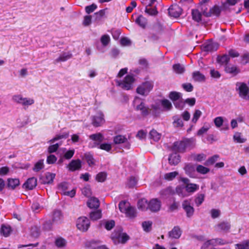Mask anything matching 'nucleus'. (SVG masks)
Returning <instances> with one entry per match:
<instances>
[{
  "label": "nucleus",
  "mask_w": 249,
  "mask_h": 249,
  "mask_svg": "<svg viewBox=\"0 0 249 249\" xmlns=\"http://www.w3.org/2000/svg\"><path fill=\"white\" fill-rule=\"evenodd\" d=\"M249 63V53H245L241 58V63L242 65H246Z\"/></svg>",
  "instance_id": "obj_64"
},
{
  "label": "nucleus",
  "mask_w": 249,
  "mask_h": 249,
  "mask_svg": "<svg viewBox=\"0 0 249 249\" xmlns=\"http://www.w3.org/2000/svg\"><path fill=\"white\" fill-rule=\"evenodd\" d=\"M196 171L201 174H206L210 172V169L201 165H198L196 168Z\"/></svg>",
  "instance_id": "obj_51"
},
{
  "label": "nucleus",
  "mask_w": 249,
  "mask_h": 249,
  "mask_svg": "<svg viewBox=\"0 0 249 249\" xmlns=\"http://www.w3.org/2000/svg\"><path fill=\"white\" fill-rule=\"evenodd\" d=\"M89 138L94 141L93 144L90 146L91 148L97 147L104 140V137L101 133L92 134L89 136Z\"/></svg>",
  "instance_id": "obj_10"
},
{
  "label": "nucleus",
  "mask_w": 249,
  "mask_h": 249,
  "mask_svg": "<svg viewBox=\"0 0 249 249\" xmlns=\"http://www.w3.org/2000/svg\"><path fill=\"white\" fill-rule=\"evenodd\" d=\"M192 78L195 82H204L206 78L204 74L199 71H195L192 73Z\"/></svg>",
  "instance_id": "obj_25"
},
{
  "label": "nucleus",
  "mask_w": 249,
  "mask_h": 249,
  "mask_svg": "<svg viewBox=\"0 0 249 249\" xmlns=\"http://www.w3.org/2000/svg\"><path fill=\"white\" fill-rule=\"evenodd\" d=\"M154 87L153 83L152 81H145L140 85L136 89L138 94L145 96L152 90Z\"/></svg>",
  "instance_id": "obj_2"
},
{
  "label": "nucleus",
  "mask_w": 249,
  "mask_h": 249,
  "mask_svg": "<svg viewBox=\"0 0 249 249\" xmlns=\"http://www.w3.org/2000/svg\"><path fill=\"white\" fill-rule=\"evenodd\" d=\"M136 110L137 111H141V115L143 117L147 116L150 110L148 107L145 106V104L143 102H141L139 105L136 106Z\"/></svg>",
  "instance_id": "obj_20"
},
{
  "label": "nucleus",
  "mask_w": 249,
  "mask_h": 249,
  "mask_svg": "<svg viewBox=\"0 0 249 249\" xmlns=\"http://www.w3.org/2000/svg\"><path fill=\"white\" fill-rule=\"evenodd\" d=\"M44 167V161L43 160H39L34 165L33 170L35 172H39Z\"/></svg>",
  "instance_id": "obj_43"
},
{
  "label": "nucleus",
  "mask_w": 249,
  "mask_h": 249,
  "mask_svg": "<svg viewBox=\"0 0 249 249\" xmlns=\"http://www.w3.org/2000/svg\"><path fill=\"white\" fill-rule=\"evenodd\" d=\"M127 138L122 135H117L113 137V142L115 144H120L127 142Z\"/></svg>",
  "instance_id": "obj_31"
},
{
  "label": "nucleus",
  "mask_w": 249,
  "mask_h": 249,
  "mask_svg": "<svg viewBox=\"0 0 249 249\" xmlns=\"http://www.w3.org/2000/svg\"><path fill=\"white\" fill-rule=\"evenodd\" d=\"M124 213L125 214L126 217L130 219H134L137 216L136 209L129 203H128V208Z\"/></svg>",
  "instance_id": "obj_18"
},
{
  "label": "nucleus",
  "mask_w": 249,
  "mask_h": 249,
  "mask_svg": "<svg viewBox=\"0 0 249 249\" xmlns=\"http://www.w3.org/2000/svg\"><path fill=\"white\" fill-rule=\"evenodd\" d=\"M178 174V173L177 171L166 173L164 176V178L167 180L171 181L173 180Z\"/></svg>",
  "instance_id": "obj_46"
},
{
  "label": "nucleus",
  "mask_w": 249,
  "mask_h": 249,
  "mask_svg": "<svg viewBox=\"0 0 249 249\" xmlns=\"http://www.w3.org/2000/svg\"><path fill=\"white\" fill-rule=\"evenodd\" d=\"M173 69L174 71L178 74L183 73L185 71V68L179 63L173 65Z\"/></svg>",
  "instance_id": "obj_44"
},
{
  "label": "nucleus",
  "mask_w": 249,
  "mask_h": 249,
  "mask_svg": "<svg viewBox=\"0 0 249 249\" xmlns=\"http://www.w3.org/2000/svg\"><path fill=\"white\" fill-rule=\"evenodd\" d=\"M180 180L185 184V189L188 193H193L199 189V185L190 183V180L188 178H181Z\"/></svg>",
  "instance_id": "obj_6"
},
{
  "label": "nucleus",
  "mask_w": 249,
  "mask_h": 249,
  "mask_svg": "<svg viewBox=\"0 0 249 249\" xmlns=\"http://www.w3.org/2000/svg\"><path fill=\"white\" fill-rule=\"evenodd\" d=\"M31 234L32 236L37 237L40 234V226L34 225L31 228Z\"/></svg>",
  "instance_id": "obj_42"
},
{
  "label": "nucleus",
  "mask_w": 249,
  "mask_h": 249,
  "mask_svg": "<svg viewBox=\"0 0 249 249\" xmlns=\"http://www.w3.org/2000/svg\"><path fill=\"white\" fill-rule=\"evenodd\" d=\"M7 181L8 188L12 190H14L19 185V180L18 178H8Z\"/></svg>",
  "instance_id": "obj_30"
},
{
  "label": "nucleus",
  "mask_w": 249,
  "mask_h": 249,
  "mask_svg": "<svg viewBox=\"0 0 249 249\" xmlns=\"http://www.w3.org/2000/svg\"><path fill=\"white\" fill-rule=\"evenodd\" d=\"M63 219V215L60 211L55 210L53 212L52 222L55 223H61Z\"/></svg>",
  "instance_id": "obj_27"
},
{
  "label": "nucleus",
  "mask_w": 249,
  "mask_h": 249,
  "mask_svg": "<svg viewBox=\"0 0 249 249\" xmlns=\"http://www.w3.org/2000/svg\"><path fill=\"white\" fill-rule=\"evenodd\" d=\"M225 71L226 73L235 76L240 72V70L234 65H226L225 67Z\"/></svg>",
  "instance_id": "obj_21"
},
{
  "label": "nucleus",
  "mask_w": 249,
  "mask_h": 249,
  "mask_svg": "<svg viewBox=\"0 0 249 249\" xmlns=\"http://www.w3.org/2000/svg\"><path fill=\"white\" fill-rule=\"evenodd\" d=\"M186 149L183 141L174 142L172 147V151L177 153H184L185 152Z\"/></svg>",
  "instance_id": "obj_12"
},
{
  "label": "nucleus",
  "mask_w": 249,
  "mask_h": 249,
  "mask_svg": "<svg viewBox=\"0 0 249 249\" xmlns=\"http://www.w3.org/2000/svg\"><path fill=\"white\" fill-rule=\"evenodd\" d=\"M238 85H240L238 89L239 97L246 100H249V88L247 85L244 82H238L236 86Z\"/></svg>",
  "instance_id": "obj_5"
},
{
  "label": "nucleus",
  "mask_w": 249,
  "mask_h": 249,
  "mask_svg": "<svg viewBox=\"0 0 249 249\" xmlns=\"http://www.w3.org/2000/svg\"><path fill=\"white\" fill-rule=\"evenodd\" d=\"M152 222L150 221H144L142 223V228L145 232H149L152 229Z\"/></svg>",
  "instance_id": "obj_52"
},
{
  "label": "nucleus",
  "mask_w": 249,
  "mask_h": 249,
  "mask_svg": "<svg viewBox=\"0 0 249 249\" xmlns=\"http://www.w3.org/2000/svg\"><path fill=\"white\" fill-rule=\"evenodd\" d=\"M219 158L218 155H214L209 158L206 161L205 165L207 166L213 165Z\"/></svg>",
  "instance_id": "obj_41"
},
{
  "label": "nucleus",
  "mask_w": 249,
  "mask_h": 249,
  "mask_svg": "<svg viewBox=\"0 0 249 249\" xmlns=\"http://www.w3.org/2000/svg\"><path fill=\"white\" fill-rule=\"evenodd\" d=\"M235 249H249V240L235 244Z\"/></svg>",
  "instance_id": "obj_39"
},
{
  "label": "nucleus",
  "mask_w": 249,
  "mask_h": 249,
  "mask_svg": "<svg viewBox=\"0 0 249 249\" xmlns=\"http://www.w3.org/2000/svg\"><path fill=\"white\" fill-rule=\"evenodd\" d=\"M182 93L175 91H171L168 95V97L173 103L182 99Z\"/></svg>",
  "instance_id": "obj_28"
},
{
  "label": "nucleus",
  "mask_w": 249,
  "mask_h": 249,
  "mask_svg": "<svg viewBox=\"0 0 249 249\" xmlns=\"http://www.w3.org/2000/svg\"><path fill=\"white\" fill-rule=\"evenodd\" d=\"M107 178V174L105 172H100L96 176V180L100 182H104Z\"/></svg>",
  "instance_id": "obj_57"
},
{
  "label": "nucleus",
  "mask_w": 249,
  "mask_h": 249,
  "mask_svg": "<svg viewBox=\"0 0 249 249\" xmlns=\"http://www.w3.org/2000/svg\"><path fill=\"white\" fill-rule=\"evenodd\" d=\"M90 226V222L86 217L81 216L79 217L76 221L77 229L82 232L88 231Z\"/></svg>",
  "instance_id": "obj_4"
},
{
  "label": "nucleus",
  "mask_w": 249,
  "mask_h": 249,
  "mask_svg": "<svg viewBox=\"0 0 249 249\" xmlns=\"http://www.w3.org/2000/svg\"><path fill=\"white\" fill-rule=\"evenodd\" d=\"M149 135L150 138L153 139L155 141H158L160 139V134L154 129H152L150 132Z\"/></svg>",
  "instance_id": "obj_48"
},
{
  "label": "nucleus",
  "mask_w": 249,
  "mask_h": 249,
  "mask_svg": "<svg viewBox=\"0 0 249 249\" xmlns=\"http://www.w3.org/2000/svg\"><path fill=\"white\" fill-rule=\"evenodd\" d=\"M205 195L204 194H198L195 199V202L197 206H199L204 200Z\"/></svg>",
  "instance_id": "obj_54"
},
{
  "label": "nucleus",
  "mask_w": 249,
  "mask_h": 249,
  "mask_svg": "<svg viewBox=\"0 0 249 249\" xmlns=\"http://www.w3.org/2000/svg\"><path fill=\"white\" fill-rule=\"evenodd\" d=\"M90 218L93 221L97 220L102 217V212L100 210L91 212L89 214Z\"/></svg>",
  "instance_id": "obj_34"
},
{
  "label": "nucleus",
  "mask_w": 249,
  "mask_h": 249,
  "mask_svg": "<svg viewBox=\"0 0 249 249\" xmlns=\"http://www.w3.org/2000/svg\"><path fill=\"white\" fill-rule=\"evenodd\" d=\"M11 228L9 226L2 225L0 229V233L5 237L8 236L11 232Z\"/></svg>",
  "instance_id": "obj_36"
},
{
  "label": "nucleus",
  "mask_w": 249,
  "mask_h": 249,
  "mask_svg": "<svg viewBox=\"0 0 249 249\" xmlns=\"http://www.w3.org/2000/svg\"><path fill=\"white\" fill-rule=\"evenodd\" d=\"M173 125L175 127H182L183 126V123L179 116L176 115L173 117Z\"/></svg>",
  "instance_id": "obj_37"
},
{
  "label": "nucleus",
  "mask_w": 249,
  "mask_h": 249,
  "mask_svg": "<svg viewBox=\"0 0 249 249\" xmlns=\"http://www.w3.org/2000/svg\"><path fill=\"white\" fill-rule=\"evenodd\" d=\"M201 115H202V112L200 110H198V109L196 110L193 114V117L192 121L194 123L196 124L197 122V121H198V120L199 119V118H200V117L201 116Z\"/></svg>",
  "instance_id": "obj_61"
},
{
  "label": "nucleus",
  "mask_w": 249,
  "mask_h": 249,
  "mask_svg": "<svg viewBox=\"0 0 249 249\" xmlns=\"http://www.w3.org/2000/svg\"><path fill=\"white\" fill-rule=\"evenodd\" d=\"M137 183V180L134 177H131L129 178L127 185L128 188H133Z\"/></svg>",
  "instance_id": "obj_63"
},
{
  "label": "nucleus",
  "mask_w": 249,
  "mask_h": 249,
  "mask_svg": "<svg viewBox=\"0 0 249 249\" xmlns=\"http://www.w3.org/2000/svg\"><path fill=\"white\" fill-rule=\"evenodd\" d=\"M192 15L193 19L196 21L199 22L201 20V14L197 9H193L192 10Z\"/></svg>",
  "instance_id": "obj_40"
},
{
  "label": "nucleus",
  "mask_w": 249,
  "mask_h": 249,
  "mask_svg": "<svg viewBox=\"0 0 249 249\" xmlns=\"http://www.w3.org/2000/svg\"><path fill=\"white\" fill-rule=\"evenodd\" d=\"M186 149L193 148L195 146V141L193 139H186L183 140Z\"/></svg>",
  "instance_id": "obj_53"
},
{
  "label": "nucleus",
  "mask_w": 249,
  "mask_h": 249,
  "mask_svg": "<svg viewBox=\"0 0 249 249\" xmlns=\"http://www.w3.org/2000/svg\"><path fill=\"white\" fill-rule=\"evenodd\" d=\"M161 202L158 198H152L148 201V210L152 213H157L160 211Z\"/></svg>",
  "instance_id": "obj_7"
},
{
  "label": "nucleus",
  "mask_w": 249,
  "mask_h": 249,
  "mask_svg": "<svg viewBox=\"0 0 249 249\" xmlns=\"http://www.w3.org/2000/svg\"><path fill=\"white\" fill-rule=\"evenodd\" d=\"M72 54L70 52L62 53L54 61L55 63L65 62L72 57Z\"/></svg>",
  "instance_id": "obj_29"
},
{
  "label": "nucleus",
  "mask_w": 249,
  "mask_h": 249,
  "mask_svg": "<svg viewBox=\"0 0 249 249\" xmlns=\"http://www.w3.org/2000/svg\"><path fill=\"white\" fill-rule=\"evenodd\" d=\"M58 189L63 192L64 195L70 196L73 197L75 196L76 190L74 189H72L70 191H67L68 189V183L66 182H63L60 183L58 186Z\"/></svg>",
  "instance_id": "obj_8"
},
{
  "label": "nucleus",
  "mask_w": 249,
  "mask_h": 249,
  "mask_svg": "<svg viewBox=\"0 0 249 249\" xmlns=\"http://www.w3.org/2000/svg\"><path fill=\"white\" fill-rule=\"evenodd\" d=\"M182 207L185 211L187 217H192L194 213L195 209L193 206L191 205L190 202L188 200H184L182 203Z\"/></svg>",
  "instance_id": "obj_9"
},
{
  "label": "nucleus",
  "mask_w": 249,
  "mask_h": 249,
  "mask_svg": "<svg viewBox=\"0 0 249 249\" xmlns=\"http://www.w3.org/2000/svg\"><path fill=\"white\" fill-rule=\"evenodd\" d=\"M168 161L170 165H176L180 162V157L177 152H175L169 155Z\"/></svg>",
  "instance_id": "obj_23"
},
{
  "label": "nucleus",
  "mask_w": 249,
  "mask_h": 249,
  "mask_svg": "<svg viewBox=\"0 0 249 249\" xmlns=\"http://www.w3.org/2000/svg\"><path fill=\"white\" fill-rule=\"evenodd\" d=\"M128 202L125 200L119 202L118 207L121 212L124 213L128 208Z\"/></svg>",
  "instance_id": "obj_50"
},
{
  "label": "nucleus",
  "mask_w": 249,
  "mask_h": 249,
  "mask_svg": "<svg viewBox=\"0 0 249 249\" xmlns=\"http://www.w3.org/2000/svg\"><path fill=\"white\" fill-rule=\"evenodd\" d=\"M55 177V174L47 172L44 177L40 178L41 183L43 184H51L53 183Z\"/></svg>",
  "instance_id": "obj_17"
},
{
  "label": "nucleus",
  "mask_w": 249,
  "mask_h": 249,
  "mask_svg": "<svg viewBox=\"0 0 249 249\" xmlns=\"http://www.w3.org/2000/svg\"><path fill=\"white\" fill-rule=\"evenodd\" d=\"M215 227L218 231L227 233L230 231L231 225L229 222L224 221L217 224Z\"/></svg>",
  "instance_id": "obj_15"
},
{
  "label": "nucleus",
  "mask_w": 249,
  "mask_h": 249,
  "mask_svg": "<svg viewBox=\"0 0 249 249\" xmlns=\"http://www.w3.org/2000/svg\"><path fill=\"white\" fill-rule=\"evenodd\" d=\"M148 201L145 198L140 199L137 204L138 208L142 211L148 210Z\"/></svg>",
  "instance_id": "obj_32"
},
{
  "label": "nucleus",
  "mask_w": 249,
  "mask_h": 249,
  "mask_svg": "<svg viewBox=\"0 0 249 249\" xmlns=\"http://www.w3.org/2000/svg\"><path fill=\"white\" fill-rule=\"evenodd\" d=\"M184 189L185 187H184L180 185L177 186L175 189V194H177L179 196L184 197L185 196L184 192Z\"/></svg>",
  "instance_id": "obj_60"
},
{
  "label": "nucleus",
  "mask_w": 249,
  "mask_h": 249,
  "mask_svg": "<svg viewBox=\"0 0 249 249\" xmlns=\"http://www.w3.org/2000/svg\"><path fill=\"white\" fill-rule=\"evenodd\" d=\"M151 6L147 5L145 12L151 16H155L157 15L158 12L155 8H151Z\"/></svg>",
  "instance_id": "obj_58"
},
{
  "label": "nucleus",
  "mask_w": 249,
  "mask_h": 249,
  "mask_svg": "<svg viewBox=\"0 0 249 249\" xmlns=\"http://www.w3.org/2000/svg\"><path fill=\"white\" fill-rule=\"evenodd\" d=\"M87 205L91 209H97L100 205L99 200L96 197H91L88 201Z\"/></svg>",
  "instance_id": "obj_26"
},
{
  "label": "nucleus",
  "mask_w": 249,
  "mask_h": 249,
  "mask_svg": "<svg viewBox=\"0 0 249 249\" xmlns=\"http://www.w3.org/2000/svg\"><path fill=\"white\" fill-rule=\"evenodd\" d=\"M179 207V203L177 202L175 199H174L173 202L169 205L167 212L169 213L173 212L177 210Z\"/></svg>",
  "instance_id": "obj_47"
},
{
  "label": "nucleus",
  "mask_w": 249,
  "mask_h": 249,
  "mask_svg": "<svg viewBox=\"0 0 249 249\" xmlns=\"http://www.w3.org/2000/svg\"><path fill=\"white\" fill-rule=\"evenodd\" d=\"M111 239L115 244H125L130 238L126 233L123 232L122 229L115 230L112 232Z\"/></svg>",
  "instance_id": "obj_1"
},
{
  "label": "nucleus",
  "mask_w": 249,
  "mask_h": 249,
  "mask_svg": "<svg viewBox=\"0 0 249 249\" xmlns=\"http://www.w3.org/2000/svg\"><path fill=\"white\" fill-rule=\"evenodd\" d=\"M207 9V8L206 6L205 8L203 7V10H201L203 15L206 17H210L212 15L217 16L219 15L221 12V9L220 7L217 6H214L213 7L211 8L208 12L206 11Z\"/></svg>",
  "instance_id": "obj_13"
},
{
  "label": "nucleus",
  "mask_w": 249,
  "mask_h": 249,
  "mask_svg": "<svg viewBox=\"0 0 249 249\" xmlns=\"http://www.w3.org/2000/svg\"><path fill=\"white\" fill-rule=\"evenodd\" d=\"M98 148L101 150L109 152L111 150L112 146L110 143H104L99 144V145L98 146Z\"/></svg>",
  "instance_id": "obj_56"
},
{
  "label": "nucleus",
  "mask_w": 249,
  "mask_h": 249,
  "mask_svg": "<svg viewBox=\"0 0 249 249\" xmlns=\"http://www.w3.org/2000/svg\"><path fill=\"white\" fill-rule=\"evenodd\" d=\"M69 132H65L61 134L56 135L50 141V142L53 143L55 141H58L62 139H66L69 137Z\"/></svg>",
  "instance_id": "obj_38"
},
{
  "label": "nucleus",
  "mask_w": 249,
  "mask_h": 249,
  "mask_svg": "<svg viewBox=\"0 0 249 249\" xmlns=\"http://www.w3.org/2000/svg\"><path fill=\"white\" fill-rule=\"evenodd\" d=\"M67 168L71 172L79 170L82 168V162L80 160H72L67 165Z\"/></svg>",
  "instance_id": "obj_11"
},
{
  "label": "nucleus",
  "mask_w": 249,
  "mask_h": 249,
  "mask_svg": "<svg viewBox=\"0 0 249 249\" xmlns=\"http://www.w3.org/2000/svg\"><path fill=\"white\" fill-rule=\"evenodd\" d=\"M99 243L98 241H91L87 242L85 246L87 249H109L105 245L96 246V244Z\"/></svg>",
  "instance_id": "obj_24"
},
{
  "label": "nucleus",
  "mask_w": 249,
  "mask_h": 249,
  "mask_svg": "<svg viewBox=\"0 0 249 249\" xmlns=\"http://www.w3.org/2000/svg\"><path fill=\"white\" fill-rule=\"evenodd\" d=\"M230 61V57L228 55H224L222 56H218L217 58V61L221 65H228Z\"/></svg>",
  "instance_id": "obj_35"
},
{
  "label": "nucleus",
  "mask_w": 249,
  "mask_h": 249,
  "mask_svg": "<svg viewBox=\"0 0 249 249\" xmlns=\"http://www.w3.org/2000/svg\"><path fill=\"white\" fill-rule=\"evenodd\" d=\"M105 122L104 118V115L100 114L98 116L93 117L92 124L95 127H98L101 126Z\"/></svg>",
  "instance_id": "obj_22"
},
{
  "label": "nucleus",
  "mask_w": 249,
  "mask_h": 249,
  "mask_svg": "<svg viewBox=\"0 0 249 249\" xmlns=\"http://www.w3.org/2000/svg\"><path fill=\"white\" fill-rule=\"evenodd\" d=\"M135 81V78L132 75H127L123 81H117V86L125 90H129L132 88V84Z\"/></svg>",
  "instance_id": "obj_3"
},
{
  "label": "nucleus",
  "mask_w": 249,
  "mask_h": 249,
  "mask_svg": "<svg viewBox=\"0 0 249 249\" xmlns=\"http://www.w3.org/2000/svg\"><path fill=\"white\" fill-rule=\"evenodd\" d=\"M37 185V179L35 177L29 178L23 184V187L26 190H33Z\"/></svg>",
  "instance_id": "obj_16"
},
{
  "label": "nucleus",
  "mask_w": 249,
  "mask_h": 249,
  "mask_svg": "<svg viewBox=\"0 0 249 249\" xmlns=\"http://www.w3.org/2000/svg\"><path fill=\"white\" fill-rule=\"evenodd\" d=\"M135 22L138 24L141 27L145 28L147 25V19L146 18L143 17L142 16H139L136 19Z\"/></svg>",
  "instance_id": "obj_33"
},
{
  "label": "nucleus",
  "mask_w": 249,
  "mask_h": 249,
  "mask_svg": "<svg viewBox=\"0 0 249 249\" xmlns=\"http://www.w3.org/2000/svg\"><path fill=\"white\" fill-rule=\"evenodd\" d=\"M84 158L89 166L94 164V160L92 155L90 153H85Z\"/></svg>",
  "instance_id": "obj_45"
},
{
  "label": "nucleus",
  "mask_w": 249,
  "mask_h": 249,
  "mask_svg": "<svg viewBox=\"0 0 249 249\" xmlns=\"http://www.w3.org/2000/svg\"><path fill=\"white\" fill-rule=\"evenodd\" d=\"M120 43L122 46H129L132 45L131 41L127 37H123L121 38Z\"/></svg>",
  "instance_id": "obj_62"
},
{
  "label": "nucleus",
  "mask_w": 249,
  "mask_h": 249,
  "mask_svg": "<svg viewBox=\"0 0 249 249\" xmlns=\"http://www.w3.org/2000/svg\"><path fill=\"white\" fill-rule=\"evenodd\" d=\"M115 221L113 220L106 221L105 222V228L107 231L111 230L115 226Z\"/></svg>",
  "instance_id": "obj_59"
},
{
  "label": "nucleus",
  "mask_w": 249,
  "mask_h": 249,
  "mask_svg": "<svg viewBox=\"0 0 249 249\" xmlns=\"http://www.w3.org/2000/svg\"><path fill=\"white\" fill-rule=\"evenodd\" d=\"M161 104L163 108L169 110L172 108V105L171 103L167 99H163L161 101Z\"/></svg>",
  "instance_id": "obj_55"
},
{
  "label": "nucleus",
  "mask_w": 249,
  "mask_h": 249,
  "mask_svg": "<svg viewBox=\"0 0 249 249\" xmlns=\"http://www.w3.org/2000/svg\"><path fill=\"white\" fill-rule=\"evenodd\" d=\"M182 12V9L177 5H172L168 9V13L171 17L178 18Z\"/></svg>",
  "instance_id": "obj_14"
},
{
  "label": "nucleus",
  "mask_w": 249,
  "mask_h": 249,
  "mask_svg": "<svg viewBox=\"0 0 249 249\" xmlns=\"http://www.w3.org/2000/svg\"><path fill=\"white\" fill-rule=\"evenodd\" d=\"M182 233V231L179 226H175L173 229L169 232V237L174 239H178Z\"/></svg>",
  "instance_id": "obj_19"
},
{
  "label": "nucleus",
  "mask_w": 249,
  "mask_h": 249,
  "mask_svg": "<svg viewBox=\"0 0 249 249\" xmlns=\"http://www.w3.org/2000/svg\"><path fill=\"white\" fill-rule=\"evenodd\" d=\"M100 41L103 46H107L110 41L109 36L107 34L103 35L100 38Z\"/></svg>",
  "instance_id": "obj_49"
}]
</instances>
